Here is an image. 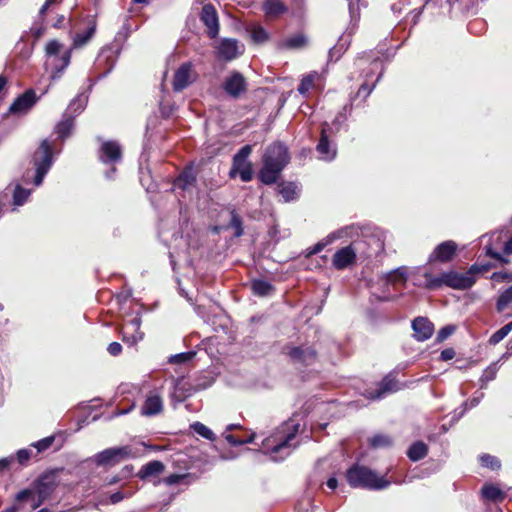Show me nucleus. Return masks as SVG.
Masks as SVG:
<instances>
[{
    "mask_svg": "<svg viewBox=\"0 0 512 512\" xmlns=\"http://www.w3.org/2000/svg\"><path fill=\"white\" fill-rule=\"evenodd\" d=\"M497 371H498V366H497V363H492L491 365H489L482 373V376L480 377V382H481V385L480 387L483 389V388H486L487 384L494 380L496 378V375H497Z\"/></svg>",
    "mask_w": 512,
    "mask_h": 512,
    "instance_id": "nucleus-41",
    "label": "nucleus"
},
{
    "mask_svg": "<svg viewBox=\"0 0 512 512\" xmlns=\"http://www.w3.org/2000/svg\"><path fill=\"white\" fill-rule=\"evenodd\" d=\"M218 56L225 61H231L238 56V45L235 39H223L218 47Z\"/></svg>",
    "mask_w": 512,
    "mask_h": 512,
    "instance_id": "nucleus-27",
    "label": "nucleus"
},
{
    "mask_svg": "<svg viewBox=\"0 0 512 512\" xmlns=\"http://www.w3.org/2000/svg\"><path fill=\"white\" fill-rule=\"evenodd\" d=\"M357 250L353 243L338 249L332 257V265L336 270H345L356 263Z\"/></svg>",
    "mask_w": 512,
    "mask_h": 512,
    "instance_id": "nucleus-14",
    "label": "nucleus"
},
{
    "mask_svg": "<svg viewBox=\"0 0 512 512\" xmlns=\"http://www.w3.org/2000/svg\"><path fill=\"white\" fill-rule=\"evenodd\" d=\"M262 11L269 20H275L289 11L288 6L282 0H264Z\"/></svg>",
    "mask_w": 512,
    "mask_h": 512,
    "instance_id": "nucleus-23",
    "label": "nucleus"
},
{
    "mask_svg": "<svg viewBox=\"0 0 512 512\" xmlns=\"http://www.w3.org/2000/svg\"><path fill=\"white\" fill-rule=\"evenodd\" d=\"M30 195V191L17 185L13 192V204L15 206L23 205Z\"/></svg>",
    "mask_w": 512,
    "mask_h": 512,
    "instance_id": "nucleus-43",
    "label": "nucleus"
},
{
    "mask_svg": "<svg viewBox=\"0 0 512 512\" xmlns=\"http://www.w3.org/2000/svg\"><path fill=\"white\" fill-rule=\"evenodd\" d=\"M491 279L494 280V281H497V282H502V281H505L507 279H510V275H509V273L502 272V271L494 272L492 274V276H491Z\"/></svg>",
    "mask_w": 512,
    "mask_h": 512,
    "instance_id": "nucleus-59",
    "label": "nucleus"
},
{
    "mask_svg": "<svg viewBox=\"0 0 512 512\" xmlns=\"http://www.w3.org/2000/svg\"><path fill=\"white\" fill-rule=\"evenodd\" d=\"M191 429L199 436L207 440L214 441L216 438L213 431L201 422H194L193 424H191Z\"/></svg>",
    "mask_w": 512,
    "mask_h": 512,
    "instance_id": "nucleus-42",
    "label": "nucleus"
},
{
    "mask_svg": "<svg viewBox=\"0 0 512 512\" xmlns=\"http://www.w3.org/2000/svg\"><path fill=\"white\" fill-rule=\"evenodd\" d=\"M140 324L141 320L135 317L121 328L120 334L124 343L132 346L143 339L144 333L140 331Z\"/></svg>",
    "mask_w": 512,
    "mask_h": 512,
    "instance_id": "nucleus-18",
    "label": "nucleus"
},
{
    "mask_svg": "<svg viewBox=\"0 0 512 512\" xmlns=\"http://www.w3.org/2000/svg\"><path fill=\"white\" fill-rule=\"evenodd\" d=\"M32 162L35 167L34 184L39 186L53 164V148L49 140L41 141L33 154Z\"/></svg>",
    "mask_w": 512,
    "mask_h": 512,
    "instance_id": "nucleus-4",
    "label": "nucleus"
},
{
    "mask_svg": "<svg viewBox=\"0 0 512 512\" xmlns=\"http://www.w3.org/2000/svg\"><path fill=\"white\" fill-rule=\"evenodd\" d=\"M285 349H287L286 354L293 363H299L308 367L318 361V351L314 346H287Z\"/></svg>",
    "mask_w": 512,
    "mask_h": 512,
    "instance_id": "nucleus-11",
    "label": "nucleus"
},
{
    "mask_svg": "<svg viewBox=\"0 0 512 512\" xmlns=\"http://www.w3.org/2000/svg\"><path fill=\"white\" fill-rule=\"evenodd\" d=\"M494 265H483L479 267L477 264H473L468 271L465 273H459L454 270L443 272L439 276H434L430 272H425L423 277L425 279V288L428 290H439L442 287H449L456 290H467L471 288L476 278L474 276L477 272L487 271Z\"/></svg>",
    "mask_w": 512,
    "mask_h": 512,
    "instance_id": "nucleus-1",
    "label": "nucleus"
},
{
    "mask_svg": "<svg viewBox=\"0 0 512 512\" xmlns=\"http://www.w3.org/2000/svg\"><path fill=\"white\" fill-rule=\"evenodd\" d=\"M503 252L506 255L512 254V237L505 242Z\"/></svg>",
    "mask_w": 512,
    "mask_h": 512,
    "instance_id": "nucleus-64",
    "label": "nucleus"
},
{
    "mask_svg": "<svg viewBox=\"0 0 512 512\" xmlns=\"http://www.w3.org/2000/svg\"><path fill=\"white\" fill-rule=\"evenodd\" d=\"M345 477L352 488L382 490L391 484L385 477L378 476L375 471L358 463L353 464L347 469Z\"/></svg>",
    "mask_w": 512,
    "mask_h": 512,
    "instance_id": "nucleus-3",
    "label": "nucleus"
},
{
    "mask_svg": "<svg viewBox=\"0 0 512 512\" xmlns=\"http://www.w3.org/2000/svg\"><path fill=\"white\" fill-rule=\"evenodd\" d=\"M457 249L458 246L453 240L444 241L435 247L429 256V262H450L455 257Z\"/></svg>",
    "mask_w": 512,
    "mask_h": 512,
    "instance_id": "nucleus-17",
    "label": "nucleus"
},
{
    "mask_svg": "<svg viewBox=\"0 0 512 512\" xmlns=\"http://www.w3.org/2000/svg\"><path fill=\"white\" fill-rule=\"evenodd\" d=\"M188 476H189V474H177V473H174V474H171V475L165 477L163 479V482L166 485H168V486H172V485H176V484L181 483Z\"/></svg>",
    "mask_w": 512,
    "mask_h": 512,
    "instance_id": "nucleus-48",
    "label": "nucleus"
},
{
    "mask_svg": "<svg viewBox=\"0 0 512 512\" xmlns=\"http://www.w3.org/2000/svg\"><path fill=\"white\" fill-rule=\"evenodd\" d=\"M252 152L251 145H244L232 158V167L229 172L230 178H235L237 175L240 176L243 182H249L253 179L254 171L251 162L247 161V158Z\"/></svg>",
    "mask_w": 512,
    "mask_h": 512,
    "instance_id": "nucleus-5",
    "label": "nucleus"
},
{
    "mask_svg": "<svg viewBox=\"0 0 512 512\" xmlns=\"http://www.w3.org/2000/svg\"><path fill=\"white\" fill-rule=\"evenodd\" d=\"M456 353L453 348H446L441 351L440 359L443 361L452 360L455 357Z\"/></svg>",
    "mask_w": 512,
    "mask_h": 512,
    "instance_id": "nucleus-57",
    "label": "nucleus"
},
{
    "mask_svg": "<svg viewBox=\"0 0 512 512\" xmlns=\"http://www.w3.org/2000/svg\"><path fill=\"white\" fill-rule=\"evenodd\" d=\"M210 384L193 385L184 380V377H178L174 380L173 392L170 395L173 404L182 403L194 393L206 389Z\"/></svg>",
    "mask_w": 512,
    "mask_h": 512,
    "instance_id": "nucleus-9",
    "label": "nucleus"
},
{
    "mask_svg": "<svg viewBox=\"0 0 512 512\" xmlns=\"http://www.w3.org/2000/svg\"><path fill=\"white\" fill-rule=\"evenodd\" d=\"M107 351L111 356H118L122 352V345L119 342H112L108 345Z\"/></svg>",
    "mask_w": 512,
    "mask_h": 512,
    "instance_id": "nucleus-54",
    "label": "nucleus"
},
{
    "mask_svg": "<svg viewBox=\"0 0 512 512\" xmlns=\"http://www.w3.org/2000/svg\"><path fill=\"white\" fill-rule=\"evenodd\" d=\"M197 183V173L193 163L186 165L180 174L174 179L173 186L182 191L188 190Z\"/></svg>",
    "mask_w": 512,
    "mask_h": 512,
    "instance_id": "nucleus-19",
    "label": "nucleus"
},
{
    "mask_svg": "<svg viewBox=\"0 0 512 512\" xmlns=\"http://www.w3.org/2000/svg\"><path fill=\"white\" fill-rule=\"evenodd\" d=\"M297 430L294 432L288 433L283 439H281L278 443H276L272 449V453H278L282 451L283 449L289 450L291 445L290 442L295 438Z\"/></svg>",
    "mask_w": 512,
    "mask_h": 512,
    "instance_id": "nucleus-45",
    "label": "nucleus"
},
{
    "mask_svg": "<svg viewBox=\"0 0 512 512\" xmlns=\"http://www.w3.org/2000/svg\"><path fill=\"white\" fill-rule=\"evenodd\" d=\"M56 4V0H46L44 5L39 10V17L43 20L45 13L47 12L48 8L52 5Z\"/></svg>",
    "mask_w": 512,
    "mask_h": 512,
    "instance_id": "nucleus-62",
    "label": "nucleus"
},
{
    "mask_svg": "<svg viewBox=\"0 0 512 512\" xmlns=\"http://www.w3.org/2000/svg\"><path fill=\"white\" fill-rule=\"evenodd\" d=\"M124 494L121 491H117L115 493H112L109 497L111 504H117L121 502L124 499Z\"/></svg>",
    "mask_w": 512,
    "mask_h": 512,
    "instance_id": "nucleus-61",
    "label": "nucleus"
},
{
    "mask_svg": "<svg viewBox=\"0 0 512 512\" xmlns=\"http://www.w3.org/2000/svg\"><path fill=\"white\" fill-rule=\"evenodd\" d=\"M512 331V321L505 324L499 330L494 332L489 338V344L496 345L501 342Z\"/></svg>",
    "mask_w": 512,
    "mask_h": 512,
    "instance_id": "nucleus-40",
    "label": "nucleus"
},
{
    "mask_svg": "<svg viewBox=\"0 0 512 512\" xmlns=\"http://www.w3.org/2000/svg\"><path fill=\"white\" fill-rule=\"evenodd\" d=\"M512 303V285L505 289L497 298L496 310L503 312Z\"/></svg>",
    "mask_w": 512,
    "mask_h": 512,
    "instance_id": "nucleus-37",
    "label": "nucleus"
},
{
    "mask_svg": "<svg viewBox=\"0 0 512 512\" xmlns=\"http://www.w3.org/2000/svg\"><path fill=\"white\" fill-rule=\"evenodd\" d=\"M386 280L392 285L404 284L407 281V273L404 268H397L387 274Z\"/></svg>",
    "mask_w": 512,
    "mask_h": 512,
    "instance_id": "nucleus-38",
    "label": "nucleus"
},
{
    "mask_svg": "<svg viewBox=\"0 0 512 512\" xmlns=\"http://www.w3.org/2000/svg\"><path fill=\"white\" fill-rule=\"evenodd\" d=\"M399 389V381L396 375L394 373H388L376 384L375 388L366 390V396L371 400L381 399L388 394L397 392Z\"/></svg>",
    "mask_w": 512,
    "mask_h": 512,
    "instance_id": "nucleus-10",
    "label": "nucleus"
},
{
    "mask_svg": "<svg viewBox=\"0 0 512 512\" xmlns=\"http://www.w3.org/2000/svg\"><path fill=\"white\" fill-rule=\"evenodd\" d=\"M352 105H345L334 118L332 125L335 127V131L333 133H337L340 131L341 126L347 121V112L351 111Z\"/></svg>",
    "mask_w": 512,
    "mask_h": 512,
    "instance_id": "nucleus-44",
    "label": "nucleus"
},
{
    "mask_svg": "<svg viewBox=\"0 0 512 512\" xmlns=\"http://www.w3.org/2000/svg\"><path fill=\"white\" fill-rule=\"evenodd\" d=\"M97 28V23L95 18L89 17L87 19V27L84 31H79L75 34L73 38L74 47H82L94 36Z\"/></svg>",
    "mask_w": 512,
    "mask_h": 512,
    "instance_id": "nucleus-26",
    "label": "nucleus"
},
{
    "mask_svg": "<svg viewBox=\"0 0 512 512\" xmlns=\"http://www.w3.org/2000/svg\"><path fill=\"white\" fill-rule=\"evenodd\" d=\"M192 65L189 62L181 64L176 70L172 82L173 90L175 92H181L189 86L191 81Z\"/></svg>",
    "mask_w": 512,
    "mask_h": 512,
    "instance_id": "nucleus-21",
    "label": "nucleus"
},
{
    "mask_svg": "<svg viewBox=\"0 0 512 512\" xmlns=\"http://www.w3.org/2000/svg\"><path fill=\"white\" fill-rule=\"evenodd\" d=\"M247 31L255 44H263L270 39L269 32L260 24H252Z\"/></svg>",
    "mask_w": 512,
    "mask_h": 512,
    "instance_id": "nucleus-33",
    "label": "nucleus"
},
{
    "mask_svg": "<svg viewBox=\"0 0 512 512\" xmlns=\"http://www.w3.org/2000/svg\"><path fill=\"white\" fill-rule=\"evenodd\" d=\"M163 408L162 397L155 392H150L141 406V415L147 417L155 416L160 414Z\"/></svg>",
    "mask_w": 512,
    "mask_h": 512,
    "instance_id": "nucleus-22",
    "label": "nucleus"
},
{
    "mask_svg": "<svg viewBox=\"0 0 512 512\" xmlns=\"http://www.w3.org/2000/svg\"><path fill=\"white\" fill-rule=\"evenodd\" d=\"M60 60H61V65L56 67V72H58V73L62 72L70 64L71 51L70 50L65 51L62 54Z\"/></svg>",
    "mask_w": 512,
    "mask_h": 512,
    "instance_id": "nucleus-53",
    "label": "nucleus"
},
{
    "mask_svg": "<svg viewBox=\"0 0 512 512\" xmlns=\"http://www.w3.org/2000/svg\"><path fill=\"white\" fill-rule=\"evenodd\" d=\"M288 148L280 141L270 144L263 155V166L258 178L265 185L277 182L282 170L289 163Z\"/></svg>",
    "mask_w": 512,
    "mask_h": 512,
    "instance_id": "nucleus-2",
    "label": "nucleus"
},
{
    "mask_svg": "<svg viewBox=\"0 0 512 512\" xmlns=\"http://www.w3.org/2000/svg\"><path fill=\"white\" fill-rule=\"evenodd\" d=\"M165 470V465L159 460H153L144 464L137 472L136 476L143 480H151L157 478Z\"/></svg>",
    "mask_w": 512,
    "mask_h": 512,
    "instance_id": "nucleus-25",
    "label": "nucleus"
},
{
    "mask_svg": "<svg viewBox=\"0 0 512 512\" xmlns=\"http://www.w3.org/2000/svg\"><path fill=\"white\" fill-rule=\"evenodd\" d=\"M61 44L57 40H50L45 47L48 56H57L60 52Z\"/></svg>",
    "mask_w": 512,
    "mask_h": 512,
    "instance_id": "nucleus-49",
    "label": "nucleus"
},
{
    "mask_svg": "<svg viewBox=\"0 0 512 512\" xmlns=\"http://www.w3.org/2000/svg\"><path fill=\"white\" fill-rule=\"evenodd\" d=\"M368 444L373 449L388 448L393 444V439L386 434H375L368 439Z\"/></svg>",
    "mask_w": 512,
    "mask_h": 512,
    "instance_id": "nucleus-35",
    "label": "nucleus"
},
{
    "mask_svg": "<svg viewBox=\"0 0 512 512\" xmlns=\"http://www.w3.org/2000/svg\"><path fill=\"white\" fill-rule=\"evenodd\" d=\"M74 126L75 118L71 115H64V118L55 126L54 132L57 134L58 139L65 140L71 135Z\"/></svg>",
    "mask_w": 512,
    "mask_h": 512,
    "instance_id": "nucleus-29",
    "label": "nucleus"
},
{
    "mask_svg": "<svg viewBox=\"0 0 512 512\" xmlns=\"http://www.w3.org/2000/svg\"><path fill=\"white\" fill-rule=\"evenodd\" d=\"M15 461V457L14 456H9V457H5V458H2L0 459V470H4V469H7L9 468V466Z\"/></svg>",
    "mask_w": 512,
    "mask_h": 512,
    "instance_id": "nucleus-60",
    "label": "nucleus"
},
{
    "mask_svg": "<svg viewBox=\"0 0 512 512\" xmlns=\"http://www.w3.org/2000/svg\"><path fill=\"white\" fill-rule=\"evenodd\" d=\"M333 134V128L328 122L321 124L320 139L316 146V151L322 159L332 160L337 154L336 146L330 141V135Z\"/></svg>",
    "mask_w": 512,
    "mask_h": 512,
    "instance_id": "nucleus-13",
    "label": "nucleus"
},
{
    "mask_svg": "<svg viewBox=\"0 0 512 512\" xmlns=\"http://www.w3.org/2000/svg\"><path fill=\"white\" fill-rule=\"evenodd\" d=\"M375 85H376V82L373 83L372 85H369L367 82H364L359 87V89L356 93V97H361L365 100L371 94V92L375 88Z\"/></svg>",
    "mask_w": 512,
    "mask_h": 512,
    "instance_id": "nucleus-50",
    "label": "nucleus"
},
{
    "mask_svg": "<svg viewBox=\"0 0 512 512\" xmlns=\"http://www.w3.org/2000/svg\"><path fill=\"white\" fill-rule=\"evenodd\" d=\"M429 448L426 443L423 441H416L411 444L409 449L407 450V457L413 461L417 462L425 458L428 454Z\"/></svg>",
    "mask_w": 512,
    "mask_h": 512,
    "instance_id": "nucleus-31",
    "label": "nucleus"
},
{
    "mask_svg": "<svg viewBox=\"0 0 512 512\" xmlns=\"http://www.w3.org/2000/svg\"><path fill=\"white\" fill-rule=\"evenodd\" d=\"M33 496V491L30 489H23L16 495V500L19 502L27 501Z\"/></svg>",
    "mask_w": 512,
    "mask_h": 512,
    "instance_id": "nucleus-56",
    "label": "nucleus"
},
{
    "mask_svg": "<svg viewBox=\"0 0 512 512\" xmlns=\"http://www.w3.org/2000/svg\"><path fill=\"white\" fill-rule=\"evenodd\" d=\"M223 91L232 99L242 98L248 91V82L239 71H232L222 83Z\"/></svg>",
    "mask_w": 512,
    "mask_h": 512,
    "instance_id": "nucleus-7",
    "label": "nucleus"
},
{
    "mask_svg": "<svg viewBox=\"0 0 512 512\" xmlns=\"http://www.w3.org/2000/svg\"><path fill=\"white\" fill-rule=\"evenodd\" d=\"M319 78V74L316 71H311L310 73L304 75L298 85V92L302 96H307L309 91L314 88L315 81Z\"/></svg>",
    "mask_w": 512,
    "mask_h": 512,
    "instance_id": "nucleus-34",
    "label": "nucleus"
},
{
    "mask_svg": "<svg viewBox=\"0 0 512 512\" xmlns=\"http://www.w3.org/2000/svg\"><path fill=\"white\" fill-rule=\"evenodd\" d=\"M123 150L115 140L103 141L98 150V159L106 165H115L122 161Z\"/></svg>",
    "mask_w": 512,
    "mask_h": 512,
    "instance_id": "nucleus-12",
    "label": "nucleus"
},
{
    "mask_svg": "<svg viewBox=\"0 0 512 512\" xmlns=\"http://www.w3.org/2000/svg\"><path fill=\"white\" fill-rule=\"evenodd\" d=\"M201 22L207 27V35L210 38L217 37L219 33V18L213 4L203 5L200 13Z\"/></svg>",
    "mask_w": 512,
    "mask_h": 512,
    "instance_id": "nucleus-15",
    "label": "nucleus"
},
{
    "mask_svg": "<svg viewBox=\"0 0 512 512\" xmlns=\"http://www.w3.org/2000/svg\"><path fill=\"white\" fill-rule=\"evenodd\" d=\"M251 290L255 296L266 297L275 292V287L263 279H253L251 281Z\"/></svg>",
    "mask_w": 512,
    "mask_h": 512,
    "instance_id": "nucleus-30",
    "label": "nucleus"
},
{
    "mask_svg": "<svg viewBox=\"0 0 512 512\" xmlns=\"http://www.w3.org/2000/svg\"><path fill=\"white\" fill-rule=\"evenodd\" d=\"M58 486L57 472L50 471L41 475L35 482V491L38 495V502L33 505L37 508L46 499H48Z\"/></svg>",
    "mask_w": 512,
    "mask_h": 512,
    "instance_id": "nucleus-8",
    "label": "nucleus"
},
{
    "mask_svg": "<svg viewBox=\"0 0 512 512\" xmlns=\"http://www.w3.org/2000/svg\"><path fill=\"white\" fill-rule=\"evenodd\" d=\"M196 355L193 351L183 352L176 355H173L170 357L169 362L170 363H186L193 359V357Z\"/></svg>",
    "mask_w": 512,
    "mask_h": 512,
    "instance_id": "nucleus-47",
    "label": "nucleus"
},
{
    "mask_svg": "<svg viewBox=\"0 0 512 512\" xmlns=\"http://www.w3.org/2000/svg\"><path fill=\"white\" fill-rule=\"evenodd\" d=\"M225 439L226 441L231 445V446H240V445H243V440L242 438L238 437V436H235L233 434H227L225 436Z\"/></svg>",
    "mask_w": 512,
    "mask_h": 512,
    "instance_id": "nucleus-58",
    "label": "nucleus"
},
{
    "mask_svg": "<svg viewBox=\"0 0 512 512\" xmlns=\"http://www.w3.org/2000/svg\"><path fill=\"white\" fill-rule=\"evenodd\" d=\"M309 45V39L304 33L293 34L278 43L280 50H301Z\"/></svg>",
    "mask_w": 512,
    "mask_h": 512,
    "instance_id": "nucleus-24",
    "label": "nucleus"
},
{
    "mask_svg": "<svg viewBox=\"0 0 512 512\" xmlns=\"http://www.w3.org/2000/svg\"><path fill=\"white\" fill-rule=\"evenodd\" d=\"M481 496L483 499L499 503L503 502L506 498V493L501 490L497 485L486 483L481 488Z\"/></svg>",
    "mask_w": 512,
    "mask_h": 512,
    "instance_id": "nucleus-28",
    "label": "nucleus"
},
{
    "mask_svg": "<svg viewBox=\"0 0 512 512\" xmlns=\"http://www.w3.org/2000/svg\"><path fill=\"white\" fill-rule=\"evenodd\" d=\"M412 329L414 331L415 339L423 342L432 336L434 332V325L426 317H416L412 321Z\"/></svg>",
    "mask_w": 512,
    "mask_h": 512,
    "instance_id": "nucleus-20",
    "label": "nucleus"
},
{
    "mask_svg": "<svg viewBox=\"0 0 512 512\" xmlns=\"http://www.w3.org/2000/svg\"><path fill=\"white\" fill-rule=\"evenodd\" d=\"M31 456H32L31 450L25 449V448L24 449H20L16 453L15 460H17V462L20 465H26L28 463L29 459L31 458Z\"/></svg>",
    "mask_w": 512,
    "mask_h": 512,
    "instance_id": "nucleus-51",
    "label": "nucleus"
},
{
    "mask_svg": "<svg viewBox=\"0 0 512 512\" xmlns=\"http://www.w3.org/2000/svg\"><path fill=\"white\" fill-rule=\"evenodd\" d=\"M134 457L130 446L107 448L95 455L97 466H115L125 459Z\"/></svg>",
    "mask_w": 512,
    "mask_h": 512,
    "instance_id": "nucleus-6",
    "label": "nucleus"
},
{
    "mask_svg": "<svg viewBox=\"0 0 512 512\" xmlns=\"http://www.w3.org/2000/svg\"><path fill=\"white\" fill-rule=\"evenodd\" d=\"M54 441H55L54 436H48V437H45V438L33 443L32 446L37 449V453H40V452L46 451L48 448H50L52 446V444L54 443Z\"/></svg>",
    "mask_w": 512,
    "mask_h": 512,
    "instance_id": "nucleus-46",
    "label": "nucleus"
},
{
    "mask_svg": "<svg viewBox=\"0 0 512 512\" xmlns=\"http://www.w3.org/2000/svg\"><path fill=\"white\" fill-rule=\"evenodd\" d=\"M278 192L284 202H290L298 198V189L294 182H281L278 184Z\"/></svg>",
    "mask_w": 512,
    "mask_h": 512,
    "instance_id": "nucleus-32",
    "label": "nucleus"
},
{
    "mask_svg": "<svg viewBox=\"0 0 512 512\" xmlns=\"http://www.w3.org/2000/svg\"><path fill=\"white\" fill-rule=\"evenodd\" d=\"M230 222L228 227L234 229V236L241 237L244 234L243 220L235 209L230 211Z\"/></svg>",
    "mask_w": 512,
    "mask_h": 512,
    "instance_id": "nucleus-36",
    "label": "nucleus"
},
{
    "mask_svg": "<svg viewBox=\"0 0 512 512\" xmlns=\"http://www.w3.org/2000/svg\"><path fill=\"white\" fill-rule=\"evenodd\" d=\"M480 464L483 467L489 468L492 471H497L501 468V461L493 455L482 454L479 457Z\"/></svg>",
    "mask_w": 512,
    "mask_h": 512,
    "instance_id": "nucleus-39",
    "label": "nucleus"
},
{
    "mask_svg": "<svg viewBox=\"0 0 512 512\" xmlns=\"http://www.w3.org/2000/svg\"><path fill=\"white\" fill-rule=\"evenodd\" d=\"M454 331H455L454 326H451V325L444 326L438 331L436 340L438 342H442L445 339H447L450 335H452L454 333Z\"/></svg>",
    "mask_w": 512,
    "mask_h": 512,
    "instance_id": "nucleus-52",
    "label": "nucleus"
},
{
    "mask_svg": "<svg viewBox=\"0 0 512 512\" xmlns=\"http://www.w3.org/2000/svg\"><path fill=\"white\" fill-rule=\"evenodd\" d=\"M35 90L30 88L19 95L9 107L11 114H22L29 111L38 101Z\"/></svg>",
    "mask_w": 512,
    "mask_h": 512,
    "instance_id": "nucleus-16",
    "label": "nucleus"
},
{
    "mask_svg": "<svg viewBox=\"0 0 512 512\" xmlns=\"http://www.w3.org/2000/svg\"><path fill=\"white\" fill-rule=\"evenodd\" d=\"M328 243H329L328 241H326V242L320 241V242L316 243L313 247L309 248L307 256H312V255L318 254L326 247V245Z\"/></svg>",
    "mask_w": 512,
    "mask_h": 512,
    "instance_id": "nucleus-55",
    "label": "nucleus"
},
{
    "mask_svg": "<svg viewBox=\"0 0 512 512\" xmlns=\"http://www.w3.org/2000/svg\"><path fill=\"white\" fill-rule=\"evenodd\" d=\"M31 32H32L33 37L36 40H38L43 36V34L45 32V27H43V26L36 27V28L33 27V28H31Z\"/></svg>",
    "mask_w": 512,
    "mask_h": 512,
    "instance_id": "nucleus-63",
    "label": "nucleus"
}]
</instances>
